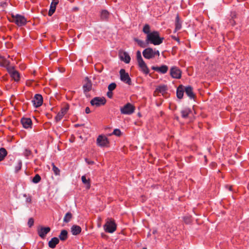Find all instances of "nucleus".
<instances>
[{
	"label": "nucleus",
	"instance_id": "obj_37",
	"mask_svg": "<svg viewBox=\"0 0 249 249\" xmlns=\"http://www.w3.org/2000/svg\"><path fill=\"white\" fill-rule=\"evenodd\" d=\"M40 180H41V177L38 174H36L32 179V181L35 183H37Z\"/></svg>",
	"mask_w": 249,
	"mask_h": 249
},
{
	"label": "nucleus",
	"instance_id": "obj_28",
	"mask_svg": "<svg viewBox=\"0 0 249 249\" xmlns=\"http://www.w3.org/2000/svg\"><path fill=\"white\" fill-rule=\"evenodd\" d=\"M7 155V151L5 148L1 147L0 148V161L3 160Z\"/></svg>",
	"mask_w": 249,
	"mask_h": 249
},
{
	"label": "nucleus",
	"instance_id": "obj_33",
	"mask_svg": "<svg viewBox=\"0 0 249 249\" xmlns=\"http://www.w3.org/2000/svg\"><path fill=\"white\" fill-rule=\"evenodd\" d=\"M167 89V86H166L165 85L159 86L156 89V90L159 92H160V93H164L166 91Z\"/></svg>",
	"mask_w": 249,
	"mask_h": 249
},
{
	"label": "nucleus",
	"instance_id": "obj_51",
	"mask_svg": "<svg viewBox=\"0 0 249 249\" xmlns=\"http://www.w3.org/2000/svg\"><path fill=\"white\" fill-rule=\"evenodd\" d=\"M31 201H32V199H31V197L30 196L28 197V198H27L26 202H29V203H31Z\"/></svg>",
	"mask_w": 249,
	"mask_h": 249
},
{
	"label": "nucleus",
	"instance_id": "obj_2",
	"mask_svg": "<svg viewBox=\"0 0 249 249\" xmlns=\"http://www.w3.org/2000/svg\"><path fill=\"white\" fill-rule=\"evenodd\" d=\"M11 15L12 19H9L10 22L15 23L19 27L25 26L26 24L27 21L24 16L19 14L14 15L13 13Z\"/></svg>",
	"mask_w": 249,
	"mask_h": 249
},
{
	"label": "nucleus",
	"instance_id": "obj_39",
	"mask_svg": "<svg viewBox=\"0 0 249 249\" xmlns=\"http://www.w3.org/2000/svg\"><path fill=\"white\" fill-rule=\"evenodd\" d=\"M116 88V84L115 83H112L109 84L108 86V89L110 91H112L114 90Z\"/></svg>",
	"mask_w": 249,
	"mask_h": 249
},
{
	"label": "nucleus",
	"instance_id": "obj_54",
	"mask_svg": "<svg viewBox=\"0 0 249 249\" xmlns=\"http://www.w3.org/2000/svg\"><path fill=\"white\" fill-rule=\"evenodd\" d=\"M142 249H147L146 248H143Z\"/></svg>",
	"mask_w": 249,
	"mask_h": 249
},
{
	"label": "nucleus",
	"instance_id": "obj_40",
	"mask_svg": "<svg viewBox=\"0 0 249 249\" xmlns=\"http://www.w3.org/2000/svg\"><path fill=\"white\" fill-rule=\"evenodd\" d=\"M112 135H116L117 136H120L122 134V132L119 129H115L112 133Z\"/></svg>",
	"mask_w": 249,
	"mask_h": 249
},
{
	"label": "nucleus",
	"instance_id": "obj_12",
	"mask_svg": "<svg viewBox=\"0 0 249 249\" xmlns=\"http://www.w3.org/2000/svg\"><path fill=\"white\" fill-rule=\"evenodd\" d=\"M119 55L120 59L122 61H123L126 64H128L130 62L131 58L127 52L124 51H120L119 52Z\"/></svg>",
	"mask_w": 249,
	"mask_h": 249
},
{
	"label": "nucleus",
	"instance_id": "obj_4",
	"mask_svg": "<svg viewBox=\"0 0 249 249\" xmlns=\"http://www.w3.org/2000/svg\"><path fill=\"white\" fill-rule=\"evenodd\" d=\"M107 102L106 99L104 97H95L90 102L91 106L95 107H99L104 106Z\"/></svg>",
	"mask_w": 249,
	"mask_h": 249
},
{
	"label": "nucleus",
	"instance_id": "obj_27",
	"mask_svg": "<svg viewBox=\"0 0 249 249\" xmlns=\"http://www.w3.org/2000/svg\"><path fill=\"white\" fill-rule=\"evenodd\" d=\"M191 113V110L190 108H185L181 111V117L183 118H187Z\"/></svg>",
	"mask_w": 249,
	"mask_h": 249
},
{
	"label": "nucleus",
	"instance_id": "obj_10",
	"mask_svg": "<svg viewBox=\"0 0 249 249\" xmlns=\"http://www.w3.org/2000/svg\"><path fill=\"white\" fill-rule=\"evenodd\" d=\"M51 231V228L49 227H44L40 226L38 227L37 231L38 235L42 239H44L48 233Z\"/></svg>",
	"mask_w": 249,
	"mask_h": 249
},
{
	"label": "nucleus",
	"instance_id": "obj_35",
	"mask_svg": "<svg viewBox=\"0 0 249 249\" xmlns=\"http://www.w3.org/2000/svg\"><path fill=\"white\" fill-rule=\"evenodd\" d=\"M52 170L53 171L54 174L57 176L60 175V170L54 165L53 163H52Z\"/></svg>",
	"mask_w": 249,
	"mask_h": 249
},
{
	"label": "nucleus",
	"instance_id": "obj_32",
	"mask_svg": "<svg viewBox=\"0 0 249 249\" xmlns=\"http://www.w3.org/2000/svg\"><path fill=\"white\" fill-rule=\"evenodd\" d=\"M142 32L148 36V34H151V32H150V26L149 24H146L144 25Z\"/></svg>",
	"mask_w": 249,
	"mask_h": 249
},
{
	"label": "nucleus",
	"instance_id": "obj_23",
	"mask_svg": "<svg viewBox=\"0 0 249 249\" xmlns=\"http://www.w3.org/2000/svg\"><path fill=\"white\" fill-rule=\"evenodd\" d=\"M59 242V240L57 237H53L48 243L49 247L51 249H54Z\"/></svg>",
	"mask_w": 249,
	"mask_h": 249
},
{
	"label": "nucleus",
	"instance_id": "obj_53",
	"mask_svg": "<svg viewBox=\"0 0 249 249\" xmlns=\"http://www.w3.org/2000/svg\"><path fill=\"white\" fill-rule=\"evenodd\" d=\"M78 125H79L78 124H76V125H75V126H78Z\"/></svg>",
	"mask_w": 249,
	"mask_h": 249
},
{
	"label": "nucleus",
	"instance_id": "obj_29",
	"mask_svg": "<svg viewBox=\"0 0 249 249\" xmlns=\"http://www.w3.org/2000/svg\"><path fill=\"white\" fill-rule=\"evenodd\" d=\"M81 179L82 182L86 185L87 189H89L90 188V179L89 178L87 179L85 176H82Z\"/></svg>",
	"mask_w": 249,
	"mask_h": 249
},
{
	"label": "nucleus",
	"instance_id": "obj_22",
	"mask_svg": "<svg viewBox=\"0 0 249 249\" xmlns=\"http://www.w3.org/2000/svg\"><path fill=\"white\" fill-rule=\"evenodd\" d=\"M184 86L180 85L177 89V97L181 99L183 98L184 95Z\"/></svg>",
	"mask_w": 249,
	"mask_h": 249
},
{
	"label": "nucleus",
	"instance_id": "obj_38",
	"mask_svg": "<svg viewBox=\"0 0 249 249\" xmlns=\"http://www.w3.org/2000/svg\"><path fill=\"white\" fill-rule=\"evenodd\" d=\"M136 57H137V62H140L142 61H143V59L141 55V53L140 51H138L136 53Z\"/></svg>",
	"mask_w": 249,
	"mask_h": 249
},
{
	"label": "nucleus",
	"instance_id": "obj_20",
	"mask_svg": "<svg viewBox=\"0 0 249 249\" xmlns=\"http://www.w3.org/2000/svg\"><path fill=\"white\" fill-rule=\"evenodd\" d=\"M110 13L107 10H102L100 12V18L101 20L107 21L110 17Z\"/></svg>",
	"mask_w": 249,
	"mask_h": 249
},
{
	"label": "nucleus",
	"instance_id": "obj_24",
	"mask_svg": "<svg viewBox=\"0 0 249 249\" xmlns=\"http://www.w3.org/2000/svg\"><path fill=\"white\" fill-rule=\"evenodd\" d=\"M72 234L74 235L79 234L81 231V228L77 225H73L71 228Z\"/></svg>",
	"mask_w": 249,
	"mask_h": 249
},
{
	"label": "nucleus",
	"instance_id": "obj_55",
	"mask_svg": "<svg viewBox=\"0 0 249 249\" xmlns=\"http://www.w3.org/2000/svg\"><path fill=\"white\" fill-rule=\"evenodd\" d=\"M2 55H0V57Z\"/></svg>",
	"mask_w": 249,
	"mask_h": 249
},
{
	"label": "nucleus",
	"instance_id": "obj_36",
	"mask_svg": "<svg viewBox=\"0 0 249 249\" xmlns=\"http://www.w3.org/2000/svg\"><path fill=\"white\" fill-rule=\"evenodd\" d=\"M69 105L68 104H66L61 109L60 111V112L63 113L64 115H65L69 109Z\"/></svg>",
	"mask_w": 249,
	"mask_h": 249
},
{
	"label": "nucleus",
	"instance_id": "obj_18",
	"mask_svg": "<svg viewBox=\"0 0 249 249\" xmlns=\"http://www.w3.org/2000/svg\"><path fill=\"white\" fill-rule=\"evenodd\" d=\"M139 67L140 68L141 71L145 74H148L149 73V70L148 68L146 63L143 60L138 62Z\"/></svg>",
	"mask_w": 249,
	"mask_h": 249
},
{
	"label": "nucleus",
	"instance_id": "obj_49",
	"mask_svg": "<svg viewBox=\"0 0 249 249\" xmlns=\"http://www.w3.org/2000/svg\"><path fill=\"white\" fill-rule=\"evenodd\" d=\"M172 39H173L174 40L179 42V39L178 37H176V36H172Z\"/></svg>",
	"mask_w": 249,
	"mask_h": 249
},
{
	"label": "nucleus",
	"instance_id": "obj_21",
	"mask_svg": "<svg viewBox=\"0 0 249 249\" xmlns=\"http://www.w3.org/2000/svg\"><path fill=\"white\" fill-rule=\"evenodd\" d=\"M58 3V0H53L51 4L50 9L49 11V16H52L55 12L56 9V6Z\"/></svg>",
	"mask_w": 249,
	"mask_h": 249
},
{
	"label": "nucleus",
	"instance_id": "obj_9",
	"mask_svg": "<svg viewBox=\"0 0 249 249\" xmlns=\"http://www.w3.org/2000/svg\"><path fill=\"white\" fill-rule=\"evenodd\" d=\"M181 73L180 70L176 66L172 67L170 71V75L173 78L180 79L181 77Z\"/></svg>",
	"mask_w": 249,
	"mask_h": 249
},
{
	"label": "nucleus",
	"instance_id": "obj_45",
	"mask_svg": "<svg viewBox=\"0 0 249 249\" xmlns=\"http://www.w3.org/2000/svg\"><path fill=\"white\" fill-rule=\"evenodd\" d=\"M85 161L89 165H93L94 164V162L93 161L89 160L87 158L85 159Z\"/></svg>",
	"mask_w": 249,
	"mask_h": 249
},
{
	"label": "nucleus",
	"instance_id": "obj_3",
	"mask_svg": "<svg viewBox=\"0 0 249 249\" xmlns=\"http://www.w3.org/2000/svg\"><path fill=\"white\" fill-rule=\"evenodd\" d=\"M116 224L114 220L112 218H108L107 219L106 223L104 226V230L107 232L113 233L116 230Z\"/></svg>",
	"mask_w": 249,
	"mask_h": 249
},
{
	"label": "nucleus",
	"instance_id": "obj_13",
	"mask_svg": "<svg viewBox=\"0 0 249 249\" xmlns=\"http://www.w3.org/2000/svg\"><path fill=\"white\" fill-rule=\"evenodd\" d=\"M184 92L190 99H195L196 95L193 91V89L191 86H184Z\"/></svg>",
	"mask_w": 249,
	"mask_h": 249
},
{
	"label": "nucleus",
	"instance_id": "obj_52",
	"mask_svg": "<svg viewBox=\"0 0 249 249\" xmlns=\"http://www.w3.org/2000/svg\"><path fill=\"white\" fill-rule=\"evenodd\" d=\"M228 188H229V190L231 191L232 186H230L228 187Z\"/></svg>",
	"mask_w": 249,
	"mask_h": 249
},
{
	"label": "nucleus",
	"instance_id": "obj_44",
	"mask_svg": "<svg viewBox=\"0 0 249 249\" xmlns=\"http://www.w3.org/2000/svg\"><path fill=\"white\" fill-rule=\"evenodd\" d=\"M21 166H22V163L20 161H19L18 163V165L16 166L15 167L16 172H18V171H19L21 168Z\"/></svg>",
	"mask_w": 249,
	"mask_h": 249
},
{
	"label": "nucleus",
	"instance_id": "obj_43",
	"mask_svg": "<svg viewBox=\"0 0 249 249\" xmlns=\"http://www.w3.org/2000/svg\"><path fill=\"white\" fill-rule=\"evenodd\" d=\"M34 223V220L33 218H30L28 221V226L31 228L32 227Z\"/></svg>",
	"mask_w": 249,
	"mask_h": 249
},
{
	"label": "nucleus",
	"instance_id": "obj_16",
	"mask_svg": "<svg viewBox=\"0 0 249 249\" xmlns=\"http://www.w3.org/2000/svg\"><path fill=\"white\" fill-rule=\"evenodd\" d=\"M92 88V83L91 80L88 77L85 79V84L83 86V89L84 92L89 91Z\"/></svg>",
	"mask_w": 249,
	"mask_h": 249
},
{
	"label": "nucleus",
	"instance_id": "obj_11",
	"mask_svg": "<svg viewBox=\"0 0 249 249\" xmlns=\"http://www.w3.org/2000/svg\"><path fill=\"white\" fill-rule=\"evenodd\" d=\"M32 102L35 107H40L43 103V97L41 95L36 94L35 95Z\"/></svg>",
	"mask_w": 249,
	"mask_h": 249
},
{
	"label": "nucleus",
	"instance_id": "obj_1",
	"mask_svg": "<svg viewBox=\"0 0 249 249\" xmlns=\"http://www.w3.org/2000/svg\"><path fill=\"white\" fill-rule=\"evenodd\" d=\"M164 37L160 36L159 32L154 31L146 36L145 41L147 44L151 43L154 45H159L162 43Z\"/></svg>",
	"mask_w": 249,
	"mask_h": 249
},
{
	"label": "nucleus",
	"instance_id": "obj_50",
	"mask_svg": "<svg viewBox=\"0 0 249 249\" xmlns=\"http://www.w3.org/2000/svg\"><path fill=\"white\" fill-rule=\"evenodd\" d=\"M85 112L87 114H89L90 112V108L89 107H86V108L85 109Z\"/></svg>",
	"mask_w": 249,
	"mask_h": 249
},
{
	"label": "nucleus",
	"instance_id": "obj_5",
	"mask_svg": "<svg viewBox=\"0 0 249 249\" xmlns=\"http://www.w3.org/2000/svg\"><path fill=\"white\" fill-rule=\"evenodd\" d=\"M135 110V107L130 103H127L120 109L121 112L123 114H131Z\"/></svg>",
	"mask_w": 249,
	"mask_h": 249
},
{
	"label": "nucleus",
	"instance_id": "obj_47",
	"mask_svg": "<svg viewBox=\"0 0 249 249\" xmlns=\"http://www.w3.org/2000/svg\"><path fill=\"white\" fill-rule=\"evenodd\" d=\"M153 55H154V57H155V56L156 55H158L159 56L160 55L159 51L158 50H157V51L153 50Z\"/></svg>",
	"mask_w": 249,
	"mask_h": 249
},
{
	"label": "nucleus",
	"instance_id": "obj_30",
	"mask_svg": "<svg viewBox=\"0 0 249 249\" xmlns=\"http://www.w3.org/2000/svg\"><path fill=\"white\" fill-rule=\"evenodd\" d=\"M72 217V213L71 212H68L67 213H66V214H65V215L64 217V219H63L64 222L66 223L69 222L71 221V219Z\"/></svg>",
	"mask_w": 249,
	"mask_h": 249
},
{
	"label": "nucleus",
	"instance_id": "obj_46",
	"mask_svg": "<svg viewBox=\"0 0 249 249\" xmlns=\"http://www.w3.org/2000/svg\"><path fill=\"white\" fill-rule=\"evenodd\" d=\"M0 6L2 8H6L7 6V3L6 2H3L0 3Z\"/></svg>",
	"mask_w": 249,
	"mask_h": 249
},
{
	"label": "nucleus",
	"instance_id": "obj_7",
	"mask_svg": "<svg viewBox=\"0 0 249 249\" xmlns=\"http://www.w3.org/2000/svg\"><path fill=\"white\" fill-rule=\"evenodd\" d=\"M15 66H12L7 68V71L10 75V76L16 82L20 80L19 73L15 69Z\"/></svg>",
	"mask_w": 249,
	"mask_h": 249
},
{
	"label": "nucleus",
	"instance_id": "obj_6",
	"mask_svg": "<svg viewBox=\"0 0 249 249\" xmlns=\"http://www.w3.org/2000/svg\"><path fill=\"white\" fill-rule=\"evenodd\" d=\"M120 74L121 81L128 85H131L132 84L131 78H130L128 73L125 72L124 69H122L120 70Z\"/></svg>",
	"mask_w": 249,
	"mask_h": 249
},
{
	"label": "nucleus",
	"instance_id": "obj_26",
	"mask_svg": "<svg viewBox=\"0 0 249 249\" xmlns=\"http://www.w3.org/2000/svg\"><path fill=\"white\" fill-rule=\"evenodd\" d=\"M59 238L61 241H66L68 238V231L65 230H62L59 235Z\"/></svg>",
	"mask_w": 249,
	"mask_h": 249
},
{
	"label": "nucleus",
	"instance_id": "obj_31",
	"mask_svg": "<svg viewBox=\"0 0 249 249\" xmlns=\"http://www.w3.org/2000/svg\"><path fill=\"white\" fill-rule=\"evenodd\" d=\"M134 40L142 48H145L147 46V43H145L143 41L140 40L137 38H134Z\"/></svg>",
	"mask_w": 249,
	"mask_h": 249
},
{
	"label": "nucleus",
	"instance_id": "obj_8",
	"mask_svg": "<svg viewBox=\"0 0 249 249\" xmlns=\"http://www.w3.org/2000/svg\"><path fill=\"white\" fill-rule=\"evenodd\" d=\"M97 144L101 147H107L109 144V141L107 137L103 135H99L96 140Z\"/></svg>",
	"mask_w": 249,
	"mask_h": 249
},
{
	"label": "nucleus",
	"instance_id": "obj_14",
	"mask_svg": "<svg viewBox=\"0 0 249 249\" xmlns=\"http://www.w3.org/2000/svg\"><path fill=\"white\" fill-rule=\"evenodd\" d=\"M142 54L146 59H150L154 58L153 49L151 48H146L143 51Z\"/></svg>",
	"mask_w": 249,
	"mask_h": 249
},
{
	"label": "nucleus",
	"instance_id": "obj_25",
	"mask_svg": "<svg viewBox=\"0 0 249 249\" xmlns=\"http://www.w3.org/2000/svg\"><path fill=\"white\" fill-rule=\"evenodd\" d=\"M181 28V21L180 20L178 15H177L176 17L175 21V32L179 30Z\"/></svg>",
	"mask_w": 249,
	"mask_h": 249
},
{
	"label": "nucleus",
	"instance_id": "obj_19",
	"mask_svg": "<svg viewBox=\"0 0 249 249\" xmlns=\"http://www.w3.org/2000/svg\"><path fill=\"white\" fill-rule=\"evenodd\" d=\"M10 61L6 59L4 56H1L0 57V66L6 68L7 70L8 67L10 68L12 67L10 66Z\"/></svg>",
	"mask_w": 249,
	"mask_h": 249
},
{
	"label": "nucleus",
	"instance_id": "obj_34",
	"mask_svg": "<svg viewBox=\"0 0 249 249\" xmlns=\"http://www.w3.org/2000/svg\"><path fill=\"white\" fill-rule=\"evenodd\" d=\"M64 115L63 114V113L60 112V111L57 113L56 116L55 117L54 120L56 122H58L60 121L63 117H64Z\"/></svg>",
	"mask_w": 249,
	"mask_h": 249
},
{
	"label": "nucleus",
	"instance_id": "obj_17",
	"mask_svg": "<svg viewBox=\"0 0 249 249\" xmlns=\"http://www.w3.org/2000/svg\"><path fill=\"white\" fill-rule=\"evenodd\" d=\"M151 69L157 72L164 74L167 72L168 70V67L166 65H163L160 67L152 66Z\"/></svg>",
	"mask_w": 249,
	"mask_h": 249
},
{
	"label": "nucleus",
	"instance_id": "obj_48",
	"mask_svg": "<svg viewBox=\"0 0 249 249\" xmlns=\"http://www.w3.org/2000/svg\"><path fill=\"white\" fill-rule=\"evenodd\" d=\"M107 96L109 98H111L113 96V93L112 92V91H108L107 93Z\"/></svg>",
	"mask_w": 249,
	"mask_h": 249
},
{
	"label": "nucleus",
	"instance_id": "obj_15",
	"mask_svg": "<svg viewBox=\"0 0 249 249\" xmlns=\"http://www.w3.org/2000/svg\"><path fill=\"white\" fill-rule=\"evenodd\" d=\"M20 122L22 126L25 128H29L32 127V121L29 118H22L21 119Z\"/></svg>",
	"mask_w": 249,
	"mask_h": 249
},
{
	"label": "nucleus",
	"instance_id": "obj_42",
	"mask_svg": "<svg viewBox=\"0 0 249 249\" xmlns=\"http://www.w3.org/2000/svg\"><path fill=\"white\" fill-rule=\"evenodd\" d=\"M31 151L28 149H26L24 152V155L25 157H28L31 155Z\"/></svg>",
	"mask_w": 249,
	"mask_h": 249
},
{
	"label": "nucleus",
	"instance_id": "obj_41",
	"mask_svg": "<svg viewBox=\"0 0 249 249\" xmlns=\"http://www.w3.org/2000/svg\"><path fill=\"white\" fill-rule=\"evenodd\" d=\"M184 221L186 224H189L191 222V217L190 216H185L183 217Z\"/></svg>",
	"mask_w": 249,
	"mask_h": 249
}]
</instances>
